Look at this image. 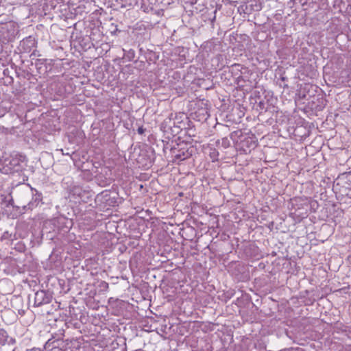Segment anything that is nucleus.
Wrapping results in <instances>:
<instances>
[{"instance_id":"nucleus-6","label":"nucleus","mask_w":351,"mask_h":351,"mask_svg":"<svg viewBox=\"0 0 351 351\" xmlns=\"http://www.w3.org/2000/svg\"><path fill=\"white\" fill-rule=\"evenodd\" d=\"M7 340L6 332L2 329H0V345H3Z\"/></svg>"},{"instance_id":"nucleus-1","label":"nucleus","mask_w":351,"mask_h":351,"mask_svg":"<svg viewBox=\"0 0 351 351\" xmlns=\"http://www.w3.org/2000/svg\"><path fill=\"white\" fill-rule=\"evenodd\" d=\"M3 165V169L5 173L19 172L27 167V159L25 156L19 154H13L5 159Z\"/></svg>"},{"instance_id":"nucleus-7","label":"nucleus","mask_w":351,"mask_h":351,"mask_svg":"<svg viewBox=\"0 0 351 351\" xmlns=\"http://www.w3.org/2000/svg\"><path fill=\"white\" fill-rule=\"evenodd\" d=\"M175 157L177 158V159H179L180 160H183L186 158H187L189 157V154L186 153L185 154L184 152H182V154H176L175 156Z\"/></svg>"},{"instance_id":"nucleus-5","label":"nucleus","mask_w":351,"mask_h":351,"mask_svg":"<svg viewBox=\"0 0 351 351\" xmlns=\"http://www.w3.org/2000/svg\"><path fill=\"white\" fill-rule=\"evenodd\" d=\"M241 147L245 152H250L257 146V141L255 136H247L241 141Z\"/></svg>"},{"instance_id":"nucleus-2","label":"nucleus","mask_w":351,"mask_h":351,"mask_svg":"<svg viewBox=\"0 0 351 351\" xmlns=\"http://www.w3.org/2000/svg\"><path fill=\"white\" fill-rule=\"evenodd\" d=\"M18 32V25L12 21L0 24V41L5 43L13 40Z\"/></svg>"},{"instance_id":"nucleus-3","label":"nucleus","mask_w":351,"mask_h":351,"mask_svg":"<svg viewBox=\"0 0 351 351\" xmlns=\"http://www.w3.org/2000/svg\"><path fill=\"white\" fill-rule=\"evenodd\" d=\"M33 195V191L32 189H29L27 187H25V189H21L19 193L17 194V197L21 200L22 204H25L28 202L27 205H23V208H26V207H28L29 209H32L34 203L39 201L38 197H36L34 202H29V198Z\"/></svg>"},{"instance_id":"nucleus-9","label":"nucleus","mask_w":351,"mask_h":351,"mask_svg":"<svg viewBox=\"0 0 351 351\" xmlns=\"http://www.w3.org/2000/svg\"><path fill=\"white\" fill-rule=\"evenodd\" d=\"M222 142H229L227 138H223Z\"/></svg>"},{"instance_id":"nucleus-4","label":"nucleus","mask_w":351,"mask_h":351,"mask_svg":"<svg viewBox=\"0 0 351 351\" xmlns=\"http://www.w3.org/2000/svg\"><path fill=\"white\" fill-rule=\"evenodd\" d=\"M52 299L51 295L43 290L38 291L35 293L34 305L40 306L43 304H49Z\"/></svg>"},{"instance_id":"nucleus-8","label":"nucleus","mask_w":351,"mask_h":351,"mask_svg":"<svg viewBox=\"0 0 351 351\" xmlns=\"http://www.w3.org/2000/svg\"><path fill=\"white\" fill-rule=\"evenodd\" d=\"M138 133L142 134L143 132V130L142 128H138Z\"/></svg>"}]
</instances>
